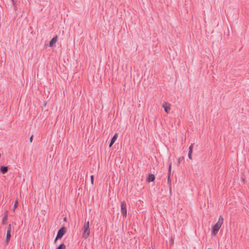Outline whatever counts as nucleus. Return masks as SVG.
<instances>
[{
	"label": "nucleus",
	"mask_w": 249,
	"mask_h": 249,
	"mask_svg": "<svg viewBox=\"0 0 249 249\" xmlns=\"http://www.w3.org/2000/svg\"><path fill=\"white\" fill-rule=\"evenodd\" d=\"M6 240H10V238H11V232H9V231H7V233H6Z\"/></svg>",
	"instance_id": "nucleus-13"
},
{
	"label": "nucleus",
	"mask_w": 249,
	"mask_h": 249,
	"mask_svg": "<svg viewBox=\"0 0 249 249\" xmlns=\"http://www.w3.org/2000/svg\"><path fill=\"white\" fill-rule=\"evenodd\" d=\"M8 168L7 166H1L0 167V171L2 174L6 173L7 172V171H8Z\"/></svg>",
	"instance_id": "nucleus-9"
},
{
	"label": "nucleus",
	"mask_w": 249,
	"mask_h": 249,
	"mask_svg": "<svg viewBox=\"0 0 249 249\" xmlns=\"http://www.w3.org/2000/svg\"><path fill=\"white\" fill-rule=\"evenodd\" d=\"M9 240L7 241V240H6L5 241V242H4L5 244L7 245L8 244V243H9Z\"/></svg>",
	"instance_id": "nucleus-21"
},
{
	"label": "nucleus",
	"mask_w": 249,
	"mask_h": 249,
	"mask_svg": "<svg viewBox=\"0 0 249 249\" xmlns=\"http://www.w3.org/2000/svg\"><path fill=\"white\" fill-rule=\"evenodd\" d=\"M7 220V216L6 215H5V216H4L2 218V224H4L5 223V222Z\"/></svg>",
	"instance_id": "nucleus-15"
},
{
	"label": "nucleus",
	"mask_w": 249,
	"mask_h": 249,
	"mask_svg": "<svg viewBox=\"0 0 249 249\" xmlns=\"http://www.w3.org/2000/svg\"><path fill=\"white\" fill-rule=\"evenodd\" d=\"M171 179H170V176L169 175H168V183H171Z\"/></svg>",
	"instance_id": "nucleus-20"
},
{
	"label": "nucleus",
	"mask_w": 249,
	"mask_h": 249,
	"mask_svg": "<svg viewBox=\"0 0 249 249\" xmlns=\"http://www.w3.org/2000/svg\"><path fill=\"white\" fill-rule=\"evenodd\" d=\"M33 135H32V136L30 137V142H32V141H33Z\"/></svg>",
	"instance_id": "nucleus-19"
},
{
	"label": "nucleus",
	"mask_w": 249,
	"mask_h": 249,
	"mask_svg": "<svg viewBox=\"0 0 249 249\" xmlns=\"http://www.w3.org/2000/svg\"><path fill=\"white\" fill-rule=\"evenodd\" d=\"M155 178V176L153 174H149L147 178V180L148 182H152L154 181Z\"/></svg>",
	"instance_id": "nucleus-10"
},
{
	"label": "nucleus",
	"mask_w": 249,
	"mask_h": 249,
	"mask_svg": "<svg viewBox=\"0 0 249 249\" xmlns=\"http://www.w3.org/2000/svg\"><path fill=\"white\" fill-rule=\"evenodd\" d=\"M66 219H67V218H66V217H65V218H64V221H66Z\"/></svg>",
	"instance_id": "nucleus-24"
},
{
	"label": "nucleus",
	"mask_w": 249,
	"mask_h": 249,
	"mask_svg": "<svg viewBox=\"0 0 249 249\" xmlns=\"http://www.w3.org/2000/svg\"><path fill=\"white\" fill-rule=\"evenodd\" d=\"M183 159V157H180L178 159V163H179L180 162V161L182 160Z\"/></svg>",
	"instance_id": "nucleus-18"
},
{
	"label": "nucleus",
	"mask_w": 249,
	"mask_h": 249,
	"mask_svg": "<svg viewBox=\"0 0 249 249\" xmlns=\"http://www.w3.org/2000/svg\"><path fill=\"white\" fill-rule=\"evenodd\" d=\"M57 40V36L53 37L49 42V46L53 47Z\"/></svg>",
	"instance_id": "nucleus-7"
},
{
	"label": "nucleus",
	"mask_w": 249,
	"mask_h": 249,
	"mask_svg": "<svg viewBox=\"0 0 249 249\" xmlns=\"http://www.w3.org/2000/svg\"><path fill=\"white\" fill-rule=\"evenodd\" d=\"M83 237L86 239L89 235L90 231L89 229V221L86 222L83 227Z\"/></svg>",
	"instance_id": "nucleus-1"
},
{
	"label": "nucleus",
	"mask_w": 249,
	"mask_h": 249,
	"mask_svg": "<svg viewBox=\"0 0 249 249\" xmlns=\"http://www.w3.org/2000/svg\"><path fill=\"white\" fill-rule=\"evenodd\" d=\"M162 107L164 108V111L168 113L171 109L170 104L169 103L165 102L162 104Z\"/></svg>",
	"instance_id": "nucleus-5"
},
{
	"label": "nucleus",
	"mask_w": 249,
	"mask_h": 249,
	"mask_svg": "<svg viewBox=\"0 0 249 249\" xmlns=\"http://www.w3.org/2000/svg\"><path fill=\"white\" fill-rule=\"evenodd\" d=\"M223 221H224V219H223L222 216L220 215L219 217L217 223H218L222 226V225L223 223Z\"/></svg>",
	"instance_id": "nucleus-11"
},
{
	"label": "nucleus",
	"mask_w": 249,
	"mask_h": 249,
	"mask_svg": "<svg viewBox=\"0 0 249 249\" xmlns=\"http://www.w3.org/2000/svg\"><path fill=\"white\" fill-rule=\"evenodd\" d=\"M171 168V163L170 164L169 167V172H170Z\"/></svg>",
	"instance_id": "nucleus-22"
},
{
	"label": "nucleus",
	"mask_w": 249,
	"mask_h": 249,
	"mask_svg": "<svg viewBox=\"0 0 249 249\" xmlns=\"http://www.w3.org/2000/svg\"><path fill=\"white\" fill-rule=\"evenodd\" d=\"M194 144L192 143L189 147L188 157L190 159H192V154L193 152Z\"/></svg>",
	"instance_id": "nucleus-8"
},
{
	"label": "nucleus",
	"mask_w": 249,
	"mask_h": 249,
	"mask_svg": "<svg viewBox=\"0 0 249 249\" xmlns=\"http://www.w3.org/2000/svg\"><path fill=\"white\" fill-rule=\"evenodd\" d=\"M18 206V201L17 200H16L15 204H14V208L13 209V211H15V210L17 208Z\"/></svg>",
	"instance_id": "nucleus-14"
},
{
	"label": "nucleus",
	"mask_w": 249,
	"mask_h": 249,
	"mask_svg": "<svg viewBox=\"0 0 249 249\" xmlns=\"http://www.w3.org/2000/svg\"><path fill=\"white\" fill-rule=\"evenodd\" d=\"M121 213L124 217H126L127 214L126 205L124 201L121 203Z\"/></svg>",
	"instance_id": "nucleus-3"
},
{
	"label": "nucleus",
	"mask_w": 249,
	"mask_h": 249,
	"mask_svg": "<svg viewBox=\"0 0 249 249\" xmlns=\"http://www.w3.org/2000/svg\"><path fill=\"white\" fill-rule=\"evenodd\" d=\"M221 227V225L216 223L212 228V234L213 235H216Z\"/></svg>",
	"instance_id": "nucleus-4"
},
{
	"label": "nucleus",
	"mask_w": 249,
	"mask_h": 249,
	"mask_svg": "<svg viewBox=\"0 0 249 249\" xmlns=\"http://www.w3.org/2000/svg\"><path fill=\"white\" fill-rule=\"evenodd\" d=\"M117 137H118V134L117 133H115L114 135V136H113V137L111 139V141H110V143L109 144V147L112 146V145L113 144V143L116 141Z\"/></svg>",
	"instance_id": "nucleus-6"
},
{
	"label": "nucleus",
	"mask_w": 249,
	"mask_h": 249,
	"mask_svg": "<svg viewBox=\"0 0 249 249\" xmlns=\"http://www.w3.org/2000/svg\"><path fill=\"white\" fill-rule=\"evenodd\" d=\"M11 1H12L13 4H15L14 0H11Z\"/></svg>",
	"instance_id": "nucleus-23"
},
{
	"label": "nucleus",
	"mask_w": 249,
	"mask_h": 249,
	"mask_svg": "<svg viewBox=\"0 0 249 249\" xmlns=\"http://www.w3.org/2000/svg\"><path fill=\"white\" fill-rule=\"evenodd\" d=\"M66 246L63 244H61L58 247L56 248V249H65Z\"/></svg>",
	"instance_id": "nucleus-12"
},
{
	"label": "nucleus",
	"mask_w": 249,
	"mask_h": 249,
	"mask_svg": "<svg viewBox=\"0 0 249 249\" xmlns=\"http://www.w3.org/2000/svg\"><path fill=\"white\" fill-rule=\"evenodd\" d=\"M91 183L92 184H93V176L91 175L90 176Z\"/></svg>",
	"instance_id": "nucleus-16"
},
{
	"label": "nucleus",
	"mask_w": 249,
	"mask_h": 249,
	"mask_svg": "<svg viewBox=\"0 0 249 249\" xmlns=\"http://www.w3.org/2000/svg\"><path fill=\"white\" fill-rule=\"evenodd\" d=\"M66 231V229L65 227H62L61 228H60L57 232L56 237L55 239V241L62 238L65 233Z\"/></svg>",
	"instance_id": "nucleus-2"
},
{
	"label": "nucleus",
	"mask_w": 249,
	"mask_h": 249,
	"mask_svg": "<svg viewBox=\"0 0 249 249\" xmlns=\"http://www.w3.org/2000/svg\"><path fill=\"white\" fill-rule=\"evenodd\" d=\"M9 231V232H11V225L10 224L9 225L7 231Z\"/></svg>",
	"instance_id": "nucleus-17"
}]
</instances>
